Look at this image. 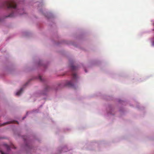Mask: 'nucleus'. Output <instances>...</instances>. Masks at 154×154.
Instances as JSON below:
<instances>
[{"label": "nucleus", "mask_w": 154, "mask_h": 154, "mask_svg": "<svg viewBox=\"0 0 154 154\" xmlns=\"http://www.w3.org/2000/svg\"><path fill=\"white\" fill-rule=\"evenodd\" d=\"M3 6L8 8H13L15 10L16 7V4L14 0H9L4 2Z\"/></svg>", "instance_id": "1"}, {"label": "nucleus", "mask_w": 154, "mask_h": 154, "mask_svg": "<svg viewBox=\"0 0 154 154\" xmlns=\"http://www.w3.org/2000/svg\"><path fill=\"white\" fill-rule=\"evenodd\" d=\"M72 80L67 83L66 85L69 86H73L74 85L73 81L74 80H76L77 78V76L76 73L72 72Z\"/></svg>", "instance_id": "2"}, {"label": "nucleus", "mask_w": 154, "mask_h": 154, "mask_svg": "<svg viewBox=\"0 0 154 154\" xmlns=\"http://www.w3.org/2000/svg\"><path fill=\"white\" fill-rule=\"evenodd\" d=\"M17 123V124H18V122L17 121H10V122H6L5 123H4L2 124L1 125H0V126H4V125H7V124H10V123Z\"/></svg>", "instance_id": "3"}, {"label": "nucleus", "mask_w": 154, "mask_h": 154, "mask_svg": "<svg viewBox=\"0 0 154 154\" xmlns=\"http://www.w3.org/2000/svg\"><path fill=\"white\" fill-rule=\"evenodd\" d=\"M23 90V88H21L20 91H18L16 94L17 95H20V94L22 93V91Z\"/></svg>", "instance_id": "4"}, {"label": "nucleus", "mask_w": 154, "mask_h": 154, "mask_svg": "<svg viewBox=\"0 0 154 154\" xmlns=\"http://www.w3.org/2000/svg\"><path fill=\"white\" fill-rule=\"evenodd\" d=\"M71 67V70L72 72L76 69L77 67L76 66H75L73 65H72Z\"/></svg>", "instance_id": "5"}, {"label": "nucleus", "mask_w": 154, "mask_h": 154, "mask_svg": "<svg viewBox=\"0 0 154 154\" xmlns=\"http://www.w3.org/2000/svg\"><path fill=\"white\" fill-rule=\"evenodd\" d=\"M15 13L14 12H12L8 16V17H13L15 16L14 15Z\"/></svg>", "instance_id": "6"}, {"label": "nucleus", "mask_w": 154, "mask_h": 154, "mask_svg": "<svg viewBox=\"0 0 154 154\" xmlns=\"http://www.w3.org/2000/svg\"><path fill=\"white\" fill-rule=\"evenodd\" d=\"M0 152L1 153V154H8L7 153H5L3 152L2 150L0 151Z\"/></svg>", "instance_id": "7"}, {"label": "nucleus", "mask_w": 154, "mask_h": 154, "mask_svg": "<svg viewBox=\"0 0 154 154\" xmlns=\"http://www.w3.org/2000/svg\"><path fill=\"white\" fill-rule=\"evenodd\" d=\"M6 146L7 148V149L8 150H9L10 149V147L7 144L5 145Z\"/></svg>", "instance_id": "8"}, {"label": "nucleus", "mask_w": 154, "mask_h": 154, "mask_svg": "<svg viewBox=\"0 0 154 154\" xmlns=\"http://www.w3.org/2000/svg\"><path fill=\"white\" fill-rule=\"evenodd\" d=\"M39 78L41 81H42V77L41 76H39Z\"/></svg>", "instance_id": "9"}, {"label": "nucleus", "mask_w": 154, "mask_h": 154, "mask_svg": "<svg viewBox=\"0 0 154 154\" xmlns=\"http://www.w3.org/2000/svg\"><path fill=\"white\" fill-rule=\"evenodd\" d=\"M24 118H24V117H23V119H24Z\"/></svg>", "instance_id": "10"}, {"label": "nucleus", "mask_w": 154, "mask_h": 154, "mask_svg": "<svg viewBox=\"0 0 154 154\" xmlns=\"http://www.w3.org/2000/svg\"><path fill=\"white\" fill-rule=\"evenodd\" d=\"M85 72H86V70H85Z\"/></svg>", "instance_id": "11"}]
</instances>
